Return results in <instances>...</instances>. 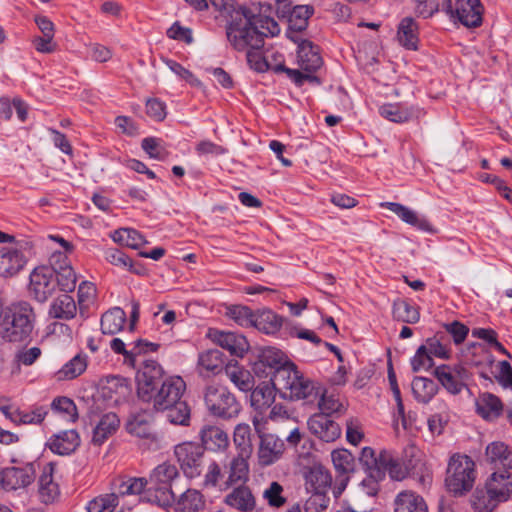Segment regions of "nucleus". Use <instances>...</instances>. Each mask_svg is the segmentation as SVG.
<instances>
[{
    "label": "nucleus",
    "instance_id": "6",
    "mask_svg": "<svg viewBox=\"0 0 512 512\" xmlns=\"http://www.w3.org/2000/svg\"><path fill=\"white\" fill-rule=\"evenodd\" d=\"M179 477L176 465L164 462L156 466L149 477L150 487L147 488L145 499L147 502L166 507L173 500L172 482Z\"/></svg>",
    "mask_w": 512,
    "mask_h": 512
},
{
    "label": "nucleus",
    "instance_id": "30",
    "mask_svg": "<svg viewBox=\"0 0 512 512\" xmlns=\"http://www.w3.org/2000/svg\"><path fill=\"white\" fill-rule=\"evenodd\" d=\"M80 445V437L76 430H65L53 435L47 442L49 449L59 455H68Z\"/></svg>",
    "mask_w": 512,
    "mask_h": 512
},
{
    "label": "nucleus",
    "instance_id": "49",
    "mask_svg": "<svg viewBox=\"0 0 512 512\" xmlns=\"http://www.w3.org/2000/svg\"><path fill=\"white\" fill-rule=\"evenodd\" d=\"M48 414V410L43 406H37L29 411L16 410L14 417L16 425H38L41 424Z\"/></svg>",
    "mask_w": 512,
    "mask_h": 512
},
{
    "label": "nucleus",
    "instance_id": "64",
    "mask_svg": "<svg viewBox=\"0 0 512 512\" xmlns=\"http://www.w3.org/2000/svg\"><path fill=\"white\" fill-rule=\"evenodd\" d=\"M499 374L495 376L497 382L503 388L512 389V367L507 361H500L498 363Z\"/></svg>",
    "mask_w": 512,
    "mask_h": 512
},
{
    "label": "nucleus",
    "instance_id": "41",
    "mask_svg": "<svg viewBox=\"0 0 512 512\" xmlns=\"http://www.w3.org/2000/svg\"><path fill=\"white\" fill-rule=\"evenodd\" d=\"M77 311L76 303L69 294L58 296L52 303L49 314L53 318L71 319Z\"/></svg>",
    "mask_w": 512,
    "mask_h": 512
},
{
    "label": "nucleus",
    "instance_id": "40",
    "mask_svg": "<svg viewBox=\"0 0 512 512\" xmlns=\"http://www.w3.org/2000/svg\"><path fill=\"white\" fill-rule=\"evenodd\" d=\"M426 350L435 357L449 359L451 354L450 338L447 333L438 331L423 344Z\"/></svg>",
    "mask_w": 512,
    "mask_h": 512
},
{
    "label": "nucleus",
    "instance_id": "8",
    "mask_svg": "<svg viewBox=\"0 0 512 512\" xmlns=\"http://www.w3.org/2000/svg\"><path fill=\"white\" fill-rule=\"evenodd\" d=\"M298 57L302 71L286 68L283 64L274 66V71L285 72L298 86L303 85L305 81L320 84L319 78L313 75V72L322 66L323 61L319 52L314 49L311 42H304L301 44Z\"/></svg>",
    "mask_w": 512,
    "mask_h": 512
},
{
    "label": "nucleus",
    "instance_id": "54",
    "mask_svg": "<svg viewBox=\"0 0 512 512\" xmlns=\"http://www.w3.org/2000/svg\"><path fill=\"white\" fill-rule=\"evenodd\" d=\"M51 407L54 411L64 414L69 421L74 422L78 418L77 407L68 397H57Z\"/></svg>",
    "mask_w": 512,
    "mask_h": 512
},
{
    "label": "nucleus",
    "instance_id": "48",
    "mask_svg": "<svg viewBox=\"0 0 512 512\" xmlns=\"http://www.w3.org/2000/svg\"><path fill=\"white\" fill-rule=\"evenodd\" d=\"M112 238L115 242L133 249H137L147 243L145 238L137 230L132 228H120L113 233Z\"/></svg>",
    "mask_w": 512,
    "mask_h": 512
},
{
    "label": "nucleus",
    "instance_id": "36",
    "mask_svg": "<svg viewBox=\"0 0 512 512\" xmlns=\"http://www.w3.org/2000/svg\"><path fill=\"white\" fill-rule=\"evenodd\" d=\"M225 374L239 390L247 392L253 389V376L248 370L239 366L237 362H229L225 366Z\"/></svg>",
    "mask_w": 512,
    "mask_h": 512
},
{
    "label": "nucleus",
    "instance_id": "62",
    "mask_svg": "<svg viewBox=\"0 0 512 512\" xmlns=\"http://www.w3.org/2000/svg\"><path fill=\"white\" fill-rule=\"evenodd\" d=\"M223 477L224 474L220 464L216 461H212L207 467L203 484L205 487H216Z\"/></svg>",
    "mask_w": 512,
    "mask_h": 512
},
{
    "label": "nucleus",
    "instance_id": "52",
    "mask_svg": "<svg viewBox=\"0 0 512 512\" xmlns=\"http://www.w3.org/2000/svg\"><path fill=\"white\" fill-rule=\"evenodd\" d=\"M331 458L335 469L342 474L352 472L354 470V457L346 449L334 450Z\"/></svg>",
    "mask_w": 512,
    "mask_h": 512
},
{
    "label": "nucleus",
    "instance_id": "37",
    "mask_svg": "<svg viewBox=\"0 0 512 512\" xmlns=\"http://www.w3.org/2000/svg\"><path fill=\"white\" fill-rule=\"evenodd\" d=\"M225 503L240 511H251L255 507V498L246 486H240L225 497Z\"/></svg>",
    "mask_w": 512,
    "mask_h": 512
},
{
    "label": "nucleus",
    "instance_id": "20",
    "mask_svg": "<svg viewBox=\"0 0 512 512\" xmlns=\"http://www.w3.org/2000/svg\"><path fill=\"white\" fill-rule=\"evenodd\" d=\"M201 447L203 450L219 452L224 451L230 444L226 431L217 425H204L199 431Z\"/></svg>",
    "mask_w": 512,
    "mask_h": 512
},
{
    "label": "nucleus",
    "instance_id": "60",
    "mask_svg": "<svg viewBox=\"0 0 512 512\" xmlns=\"http://www.w3.org/2000/svg\"><path fill=\"white\" fill-rule=\"evenodd\" d=\"M42 354L39 347H31L29 349H19L15 354V361L19 365L30 366L32 365Z\"/></svg>",
    "mask_w": 512,
    "mask_h": 512
},
{
    "label": "nucleus",
    "instance_id": "42",
    "mask_svg": "<svg viewBox=\"0 0 512 512\" xmlns=\"http://www.w3.org/2000/svg\"><path fill=\"white\" fill-rule=\"evenodd\" d=\"M125 322V311L119 307H115L102 315L101 330L104 334L114 335L121 331Z\"/></svg>",
    "mask_w": 512,
    "mask_h": 512
},
{
    "label": "nucleus",
    "instance_id": "44",
    "mask_svg": "<svg viewBox=\"0 0 512 512\" xmlns=\"http://www.w3.org/2000/svg\"><path fill=\"white\" fill-rule=\"evenodd\" d=\"M412 392L420 403H428L437 394L438 385L429 378L415 377L412 381Z\"/></svg>",
    "mask_w": 512,
    "mask_h": 512
},
{
    "label": "nucleus",
    "instance_id": "58",
    "mask_svg": "<svg viewBox=\"0 0 512 512\" xmlns=\"http://www.w3.org/2000/svg\"><path fill=\"white\" fill-rule=\"evenodd\" d=\"M311 496L306 500L305 511L306 512H322L324 511L329 503V498L326 496L327 492H315L308 491Z\"/></svg>",
    "mask_w": 512,
    "mask_h": 512
},
{
    "label": "nucleus",
    "instance_id": "50",
    "mask_svg": "<svg viewBox=\"0 0 512 512\" xmlns=\"http://www.w3.org/2000/svg\"><path fill=\"white\" fill-rule=\"evenodd\" d=\"M117 495L111 492L94 498L88 503L87 512H114L119 505Z\"/></svg>",
    "mask_w": 512,
    "mask_h": 512
},
{
    "label": "nucleus",
    "instance_id": "14",
    "mask_svg": "<svg viewBox=\"0 0 512 512\" xmlns=\"http://www.w3.org/2000/svg\"><path fill=\"white\" fill-rule=\"evenodd\" d=\"M165 508L170 512H203L206 508V497L194 488H188L179 495L173 493V500Z\"/></svg>",
    "mask_w": 512,
    "mask_h": 512
},
{
    "label": "nucleus",
    "instance_id": "15",
    "mask_svg": "<svg viewBox=\"0 0 512 512\" xmlns=\"http://www.w3.org/2000/svg\"><path fill=\"white\" fill-rule=\"evenodd\" d=\"M36 476L34 463H27L21 467H7L0 473L3 486L7 489H18L30 485Z\"/></svg>",
    "mask_w": 512,
    "mask_h": 512
},
{
    "label": "nucleus",
    "instance_id": "21",
    "mask_svg": "<svg viewBox=\"0 0 512 512\" xmlns=\"http://www.w3.org/2000/svg\"><path fill=\"white\" fill-rule=\"evenodd\" d=\"M483 6L480 0H457L455 17L468 28H475L481 25Z\"/></svg>",
    "mask_w": 512,
    "mask_h": 512
},
{
    "label": "nucleus",
    "instance_id": "53",
    "mask_svg": "<svg viewBox=\"0 0 512 512\" xmlns=\"http://www.w3.org/2000/svg\"><path fill=\"white\" fill-rule=\"evenodd\" d=\"M254 313L249 307L233 305L227 309L226 315L243 327H252Z\"/></svg>",
    "mask_w": 512,
    "mask_h": 512
},
{
    "label": "nucleus",
    "instance_id": "56",
    "mask_svg": "<svg viewBox=\"0 0 512 512\" xmlns=\"http://www.w3.org/2000/svg\"><path fill=\"white\" fill-rule=\"evenodd\" d=\"M110 348L116 354H121L124 357V364L135 368L136 359L134 346L131 349H126V343L121 338H113L110 341Z\"/></svg>",
    "mask_w": 512,
    "mask_h": 512
},
{
    "label": "nucleus",
    "instance_id": "3",
    "mask_svg": "<svg viewBox=\"0 0 512 512\" xmlns=\"http://www.w3.org/2000/svg\"><path fill=\"white\" fill-rule=\"evenodd\" d=\"M36 313L27 301H17L0 311V338L3 342L22 345L34 330Z\"/></svg>",
    "mask_w": 512,
    "mask_h": 512
},
{
    "label": "nucleus",
    "instance_id": "39",
    "mask_svg": "<svg viewBox=\"0 0 512 512\" xmlns=\"http://www.w3.org/2000/svg\"><path fill=\"white\" fill-rule=\"evenodd\" d=\"M319 395L314 383L307 378H304L301 373L297 375V380L294 381L291 388L286 392L284 398L291 400L309 399L314 396L315 398Z\"/></svg>",
    "mask_w": 512,
    "mask_h": 512
},
{
    "label": "nucleus",
    "instance_id": "17",
    "mask_svg": "<svg viewBox=\"0 0 512 512\" xmlns=\"http://www.w3.org/2000/svg\"><path fill=\"white\" fill-rule=\"evenodd\" d=\"M52 268L55 269L56 287L64 292H72L76 287L77 277L67 258L62 253H55L51 257Z\"/></svg>",
    "mask_w": 512,
    "mask_h": 512
},
{
    "label": "nucleus",
    "instance_id": "32",
    "mask_svg": "<svg viewBox=\"0 0 512 512\" xmlns=\"http://www.w3.org/2000/svg\"><path fill=\"white\" fill-rule=\"evenodd\" d=\"M119 426L120 419L115 413L104 414L93 430L92 443L98 446L102 445L118 430Z\"/></svg>",
    "mask_w": 512,
    "mask_h": 512
},
{
    "label": "nucleus",
    "instance_id": "55",
    "mask_svg": "<svg viewBox=\"0 0 512 512\" xmlns=\"http://www.w3.org/2000/svg\"><path fill=\"white\" fill-rule=\"evenodd\" d=\"M433 355L430 354L424 346H420L414 357L411 359V367L413 372L420 370H428L434 366Z\"/></svg>",
    "mask_w": 512,
    "mask_h": 512
},
{
    "label": "nucleus",
    "instance_id": "45",
    "mask_svg": "<svg viewBox=\"0 0 512 512\" xmlns=\"http://www.w3.org/2000/svg\"><path fill=\"white\" fill-rule=\"evenodd\" d=\"M476 406L478 414L485 419L497 418L503 408L501 400L491 393L482 394L477 400Z\"/></svg>",
    "mask_w": 512,
    "mask_h": 512
},
{
    "label": "nucleus",
    "instance_id": "26",
    "mask_svg": "<svg viewBox=\"0 0 512 512\" xmlns=\"http://www.w3.org/2000/svg\"><path fill=\"white\" fill-rule=\"evenodd\" d=\"M381 206L386 207L387 209L395 213L402 221L416 227L421 231L428 233H436V229L426 218L420 217L415 211L411 210L410 208L400 203L386 202L382 203Z\"/></svg>",
    "mask_w": 512,
    "mask_h": 512
},
{
    "label": "nucleus",
    "instance_id": "31",
    "mask_svg": "<svg viewBox=\"0 0 512 512\" xmlns=\"http://www.w3.org/2000/svg\"><path fill=\"white\" fill-rule=\"evenodd\" d=\"M299 373L296 366L288 361L284 366L280 367V369L273 372L270 381L273 388L284 397L294 381L297 380Z\"/></svg>",
    "mask_w": 512,
    "mask_h": 512
},
{
    "label": "nucleus",
    "instance_id": "35",
    "mask_svg": "<svg viewBox=\"0 0 512 512\" xmlns=\"http://www.w3.org/2000/svg\"><path fill=\"white\" fill-rule=\"evenodd\" d=\"M395 512H428L424 499L412 491H403L395 499Z\"/></svg>",
    "mask_w": 512,
    "mask_h": 512
},
{
    "label": "nucleus",
    "instance_id": "2",
    "mask_svg": "<svg viewBox=\"0 0 512 512\" xmlns=\"http://www.w3.org/2000/svg\"><path fill=\"white\" fill-rule=\"evenodd\" d=\"M280 32L278 23L271 17L256 14L253 11L242 10L227 27V38L238 51H247V61L250 66L263 72L270 67L265 57L260 53L264 46V38L276 36Z\"/></svg>",
    "mask_w": 512,
    "mask_h": 512
},
{
    "label": "nucleus",
    "instance_id": "13",
    "mask_svg": "<svg viewBox=\"0 0 512 512\" xmlns=\"http://www.w3.org/2000/svg\"><path fill=\"white\" fill-rule=\"evenodd\" d=\"M56 466L54 463H46L38 479V495L44 504H54L61 496L60 486L55 479Z\"/></svg>",
    "mask_w": 512,
    "mask_h": 512
},
{
    "label": "nucleus",
    "instance_id": "1",
    "mask_svg": "<svg viewBox=\"0 0 512 512\" xmlns=\"http://www.w3.org/2000/svg\"><path fill=\"white\" fill-rule=\"evenodd\" d=\"M164 371L159 363L146 360L137 374L138 397L151 403L157 412L166 413L167 420L175 425L188 426L191 410L182 399L186 390L185 381L179 377L163 379Z\"/></svg>",
    "mask_w": 512,
    "mask_h": 512
},
{
    "label": "nucleus",
    "instance_id": "22",
    "mask_svg": "<svg viewBox=\"0 0 512 512\" xmlns=\"http://www.w3.org/2000/svg\"><path fill=\"white\" fill-rule=\"evenodd\" d=\"M260 439L259 463L262 466H269L280 459L285 450V444L283 440L273 434L261 435Z\"/></svg>",
    "mask_w": 512,
    "mask_h": 512
},
{
    "label": "nucleus",
    "instance_id": "34",
    "mask_svg": "<svg viewBox=\"0 0 512 512\" xmlns=\"http://www.w3.org/2000/svg\"><path fill=\"white\" fill-rule=\"evenodd\" d=\"M282 322V317L272 310L262 309L254 313L252 327L266 334H274L281 328Z\"/></svg>",
    "mask_w": 512,
    "mask_h": 512
},
{
    "label": "nucleus",
    "instance_id": "59",
    "mask_svg": "<svg viewBox=\"0 0 512 512\" xmlns=\"http://www.w3.org/2000/svg\"><path fill=\"white\" fill-rule=\"evenodd\" d=\"M209 2L216 10L231 16L230 23L233 21V19L236 18L237 13L240 11H252L251 9H247L245 7H239L237 9L235 0H209Z\"/></svg>",
    "mask_w": 512,
    "mask_h": 512
},
{
    "label": "nucleus",
    "instance_id": "27",
    "mask_svg": "<svg viewBox=\"0 0 512 512\" xmlns=\"http://www.w3.org/2000/svg\"><path fill=\"white\" fill-rule=\"evenodd\" d=\"M224 362V355L220 350L208 349L199 353L197 371L203 377L217 375L223 370Z\"/></svg>",
    "mask_w": 512,
    "mask_h": 512
},
{
    "label": "nucleus",
    "instance_id": "46",
    "mask_svg": "<svg viewBox=\"0 0 512 512\" xmlns=\"http://www.w3.org/2000/svg\"><path fill=\"white\" fill-rule=\"evenodd\" d=\"M377 463L379 464L378 470L388 471L392 479L402 480L407 474L406 469L388 451L379 453Z\"/></svg>",
    "mask_w": 512,
    "mask_h": 512
},
{
    "label": "nucleus",
    "instance_id": "43",
    "mask_svg": "<svg viewBox=\"0 0 512 512\" xmlns=\"http://www.w3.org/2000/svg\"><path fill=\"white\" fill-rule=\"evenodd\" d=\"M275 389L268 384L259 385L252 390L251 406L260 413L265 412L275 401Z\"/></svg>",
    "mask_w": 512,
    "mask_h": 512
},
{
    "label": "nucleus",
    "instance_id": "51",
    "mask_svg": "<svg viewBox=\"0 0 512 512\" xmlns=\"http://www.w3.org/2000/svg\"><path fill=\"white\" fill-rule=\"evenodd\" d=\"M86 368V357L78 354L61 368V370L58 372L59 379H74L80 376L86 370Z\"/></svg>",
    "mask_w": 512,
    "mask_h": 512
},
{
    "label": "nucleus",
    "instance_id": "29",
    "mask_svg": "<svg viewBox=\"0 0 512 512\" xmlns=\"http://www.w3.org/2000/svg\"><path fill=\"white\" fill-rule=\"evenodd\" d=\"M148 481L143 477H118L111 483V489L113 493H117L118 500L120 497L126 495H140L143 494L142 498L145 499V493L147 491L146 486Z\"/></svg>",
    "mask_w": 512,
    "mask_h": 512
},
{
    "label": "nucleus",
    "instance_id": "38",
    "mask_svg": "<svg viewBox=\"0 0 512 512\" xmlns=\"http://www.w3.org/2000/svg\"><path fill=\"white\" fill-rule=\"evenodd\" d=\"M398 40L402 46L410 50L417 49L418 25L411 17H405L398 26Z\"/></svg>",
    "mask_w": 512,
    "mask_h": 512
},
{
    "label": "nucleus",
    "instance_id": "7",
    "mask_svg": "<svg viewBox=\"0 0 512 512\" xmlns=\"http://www.w3.org/2000/svg\"><path fill=\"white\" fill-rule=\"evenodd\" d=\"M475 481V463L467 455L455 454L448 463L445 484L449 492L461 496L470 491Z\"/></svg>",
    "mask_w": 512,
    "mask_h": 512
},
{
    "label": "nucleus",
    "instance_id": "5",
    "mask_svg": "<svg viewBox=\"0 0 512 512\" xmlns=\"http://www.w3.org/2000/svg\"><path fill=\"white\" fill-rule=\"evenodd\" d=\"M233 443L237 453L226 466L228 469V478L225 482L226 487L232 486L237 482L246 481L248 478V459L253 451L251 444V427L248 424L239 423L235 426Z\"/></svg>",
    "mask_w": 512,
    "mask_h": 512
},
{
    "label": "nucleus",
    "instance_id": "61",
    "mask_svg": "<svg viewBox=\"0 0 512 512\" xmlns=\"http://www.w3.org/2000/svg\"><path fill=\"white\" fill-rule=\"evenodd\" d=\"M283 491L282 486L278 482H272L268 489L264 492V497L267 499L270 506L281 507L285 503V498L281 495Z\"/></svg>",
    "mask_w": 512,
    "mask_h": 512
},
{
    "label": "nucleus",
    "instance_id": "10",
    "mask_svg": "<svg viewBox=\"0 0 512 512\" xmlns=\"http://www.w3.org/2000/svg\"><path fill=\"white\" fill-rule=\"evenodd\" d=\"M28 290L36 301H47L56 290L55 269L50 266L36 267L30 274Z\"/></svg>",
    "mask_w": 512,
    "mask_h": 512
},
{
    "label": "nucleus",
    "instance_id": "57",
    "mask_svg": "<svg viewBox=\"0 0 512 512\" xmlns=\"http://www.w3.org/2000/svg\"><path fill=\"white\" fill-rule=\"evenodd\" d=\"M445 333H447L449 338H452L456 345L461 344L466 339L469 328L459 321H453L451 323H446L443 325Z\"/></svg>",
    "mask_w": 512,
    "mask_h": 512
},
{
    "label": "nucleus",
    "instance_id": "9",
    "mask_svg": "<svg viewBox=\"0 0 512 512\" xmlns=\"http://www.w3.org/2000/svg\"><path fill=\"white\" fill-rule=\"evenodd\" d=\"M204 402L213 416L223 419L234 418L241 411V405L234 394L221 384H211L205 388Z\"/></svg>",
    "mask_w": 512,
    "mask_h": 512
},
{
    "label": "nucleus",
    "instance_id": "25",
    "mask_svg": "<svg viewBox=\"0 0 512 512\" xmlns=\"http://www.w3.org/2000/svg\"><path fill=\"white\" fill-rule=\"evenodd\" d=\"M27 262L25 255L17 248L0 249V276L12 277L22 270Z\"/></svg>",
    "mask_w": 512,
    "mask_h": 512
},
{
    "label": "nucleus",
    "instance_id": "12",
    "mask_svg": "<svg viewBox=\"0 0 512 512\" xmlns=\"http://www.w3.org/2000/svg\"><path fill=\"white\" fill-rule=\"evenodd\" d=\"M434 377L450 394L457 395L464 388L469 379V371L461 364L437 366L433 371Z\"/></svg>",
    "mask_w": 512,
    "mask_h": 512
},
{
    "label": "nucleus",
    "instance_id": "11",
    "mask_svg": "<svg viewBox=\"0 0 512 512\" xmlns=\"http://www.w3.org/2000/svg\"><path fill=\"white\" fill-rule=\"evenodd\" d=\"M181 470L187 478L194 479L201 474V464L204 456L203 448L194 442H184L174 450Z\"/></svg>",
    "mask_w": 512,
    "mask_h": 512
},
{
    "label": "nucleus",
    "instance_id": "24",
    "mask_svg": "<svg viewBox=\"0 0 512 512\" xmlns=\"http://www.w3.org/2000/svg\"><path fill=\"white\" fill-rule=\"evenodd\" d=\"M313 7L308 5H298L290 8L288 4H284L277 12L283 17H287L289 30L292 32H301L306 29L308 19L313 14Z\"/></svg>",
    "mask_w": 512,
    "mask_h": 512
},
{
    "label": "nucleus",
    "instance_id": "33",
    "mask_svg": "<svg viewBox=\"0 0 512 512\" xmlns=\"http://www.w3.org/2000/svg\"><path fill=\"white\" fill-rule=\"evenodd\" d=\"M127 380L120 376H109L101 386L102 396L118 403L129 394Z\"/></svg>",
    "mask_w": 512,
    "mask_h": 512
},
{
    "label": "nucleus",
    "instance_id": "16",
    "mask_svg": "<svg viewBox=\"0 0 512 512\" xmlns=\"http://www.w3.org/2000/svg\"><path fill=\"white\" fill-rule=\"evenodd\" d=\"M310 432L324 442H334L341 435V428L325 413H315L308 419Z\"/></svg>",
    "mask_w": 512,
    "mask_h": 512
},
{
    "label": "nucleus",
    "instance_id": "23",
    "mask_svg": "<svg viewBox=\"0 0 512 512\" xmlns=\"http://www.w3.org/2000/svg\"><path fill=\"white\" fill-rule=\"evenodd\" d=\"M303 475L307 491L328 492L331 487L332 477L329 471L321 464L306 467Z\"/></svg>",
    "mask_w": 512,
    "mask_h": 512
},
{
    "label": "nucleus",
    "instance_id": "28",
    "mask_svg": "<svg viewBox=\"0 0 512 512\" xmlns=\"http://www.w3.org/2000/svg\"><path fill=\"white\" fill-rule=\"evenodd\" d=\"M486 461L494 468L512 469V447L502 441H494L485 450Z\"/></svg>",
    "mask_w": 512,
    "mask_h": 512
},
{
    "label": "nucleus",
    "instance_id": "63",
    "mask_svg": "<svg viewBox=\"0 0 512 512\" xmlns=\"http://www.w3.org/2000/svg\"><path fill=\"white\" fill-rule=\"evenodd\" d=\"M380 114L382 117L395 123H403L408 120V113L392 104L382 106Z\"/></svg>",
    "mask_w": 512,
    "mask_h": 512
},
{
    "label": "nucleus",
    "instance_id": "47",
    "mask_svg": "<svg viewBox=\"0 0 512 512\" xmlns=\"http://www.w3.org/2000/svg\"><path fill=\"white\" fill-rule=\"evenodd\" d=\"M393 316L396 320L409 324H415L420 319L418 308L404 300L394 302Z\"/></svg>",
    "mask_w": 512,
    "mask_h": 512
},
{
    "label": "nucleus",
    "instance_id": "4",
    "mask_svg": "<svg viewBox=\"0 0 512 512\" xmlns=\"http://www.w3.org/2000/svg\"><path fill=\"white\" fill-rule=\"evenodd\" d=\"M512 497V473L503 470L494 472L488 478L485 488L476 489L472 505L478 512H492L499 503Z\"/></svg>",
    "mask_w": 512,
    "mask_h": 512
},
{
    "label": "nucleus",
    "instance_id": "19",
    "mask_svg": "<svg viewBox=\"0 0 512 512\" xmlns=\"http://www.w3.org/2000/svg\"><path fill=\"white\" fill-rule=\"evenodd\" d=\"M211 340L230 352L231 355L242 357L249 349V344L243 335L233 332L210 330Z\"/></svg>",
    "mask_w": 512,
    "mask_h": 512
},
{
    "label": "nucleus",
    "instance_id": "18",
    "mask_svg": "<svg viewBox=\"0 0 512 512\" xmlns=\"http://www.w3.org/2000/svg\"><path fill=\"white\" fill-rule=\"evenodd\" d=\"M288 361L287 356L282 351L275 347H267L261 351L253 370L257 375L272 376L274 371L280 369Z\"/></svg>",
    "mask_w": 512,
    "mask_h": 512
}]
</instances>
